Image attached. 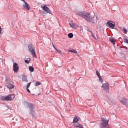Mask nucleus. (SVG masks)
I'll use <instances>...</instances> for the list:
<instances>
[{"mask_svg": "<svg viewBox=\"0 0 128 128\" xmlns=\"http://www.w3.org/2000/svg\"><path fill=\"white\" fill-rule=\"evenodd\" d=\"M108 121L105 118H102L100 124L101 128H110L108 126Z\"/></svg>", "mask_w": 128, "mask_h": 128, "instance_id": "nucleus-1", "label": "nucleus"}, {"mask_svg": "<svg viewBox=\"0 0 128 128\" xmlns=\"http://www.w3.org/2000/svg\"><path fill=\"white\" fill-rule=\"evenodd\" d=\"M29 51L31 53L33 57L37 58L36 56L35 53V50L34 47L31 44H29L28 46Z\"/></svg>", "mask_w": 128, "mask_h": 128, "instance_id": "nucleus-2", "label": "nucleus"}, {"mask_svg": "<svg viewBox=\"0 0 128 128\" xmlns=\"http://www.w3.org/2000/svg\"><path fill=\"white\" fill-rule=\"evenodd\" d=\"M94 16H91L90 14L86 12L84 18L88 22H90L94 20Z\"/></svg>", "mask_w": 128, "mask_h": 128, "instance_id": "nucleus-3", "label": "nucleus"}, {"mask_svg": "<svg viewBox=\"0 0 128 128\" xmlns=\"http://www.w3.org/2000/svg\"><path fill=\"white\" fill-rule=\"evenodd\" d=\"M26 105L27 106V108H29V110H30V114L31 116H33L32 112L33 111L34 107L33 105L31 103H28L27 102H26Z\"/></svg>", "mask_w": 128, "mask_h": 128, "instance_id": "nucleus-4", "label": "nucleus"}, {"mask_svg": "<svg viewBox=\"0 0 128 128\" xmlns=\"http://www.w3.org/2000/svg\"><path fill=\"white\" fill-rule=\"evenodd\" d=\"M10 78H6V80L7 84V87L10 89H12L14 87V86L10 83Z\"/></svg>", "mask_w": 128, "mask_h": 128, "instance_id": "nucleus-5", "label": "nucleus"}, {"mask_svg": "<svg viewBox=\"0 0 128 128\" xmlns=\"http://www.w3.org/2000/svg\"><path fill=\"white\" fill-rule=\"evenodd\" d=\"M106 26L112 29L114 28V27L115 26V23L112 21H108L107 22Z\"/></svg>", "mask_w": 128, "mask_h": 128, "instance_id": "nucleus-6", "label": "nucleus"}, {"mask_svg": "<svg viewBox=\"0 0 128 128\" xmlns=\"http://www.w3.org/2000/svg\"><path fill=\"white\" fill-rule=\"evenodd\" d=\"M102 88L106 92H108L109 91V85L108 84H104L102 86Z\"/></svg>", "mask_w": 128, "mask_h": 128, "instance_id": "nucleus-7", "label": "nucleus"}, {"mask_svg": "<svg viewBox=\"0 0 128 128\" xmlns=\"http://www.w3.org/2000/svg\"><path fill=\"white\" fill-rule=\"evenodd\" d=\"M1 98V100L4 101H10L12 99L11 96L10 95L5 97L2 96Z\"/></svg>", "mask_w": 128, "mask_h": 128, "instance_id": "nucleus-8", "label": "nucleus"}, {"mask_svg": "<svg viewBox=\"0 0 128 128\" xmlns=\"http://www.w3.org/2000/svg\"><path fill=\"white\" fill-rule=\"evenodd\" d=\"M42 8L43 10L46 12L50 14H52L50 10L48 7L44 6L43 7H42Z\"/></svg>", "mask_w": 128, "mask_h": 128, "instance_id": "nucleus-9", "label": "nucleus"}, {"mask_svg": "<svg viewBox=\"0 0 128 128\" xmlns=\"http://www.w3.org/2000/svg\"><path fill=\"white\" fill-rule=\"evenodd\" d=\"M23 1L24 2V4L22 5L23 6L28 10H29L30 8V6L28 5L27 3L24 0H23Z\"/></svg>", "mask_w": 128, "mask_h": 128, "instance_id": "nucleus-10", "label": "nucleus"}, {"mask_svg": "<svg viewBox=\"0 0 128 128\" xmlns=\"http://www.w3.org/2000/svg\"><path fill=\"white\" fill-rule=\"evenodd\" d=\"M86 12L85 11H78L76 12V14L84 18Z\"/></svg>", "mask_w": 128, "mask_h": 128, "instance_id": "nucleus-11", "label": "nucleus"}, {"mask_svg": "<svg viewBox=\"0 0 128 128\" xmlns=\"http://www.w3.org/2000/svg\"><path fill=\"white\" fill-rule=\"evenodd\" d=\"M118 99L120 100V102L123 104L127 106L128 104L127 100L126 98H122L120 100L118 98Z\"/></svg>", "mask_w": 128, "mask_h": 128, "instance_id": "nucleus-12", "label": "nucleus"}, {"mask_svg": "<svg viewBox=\"0 0 128 128\" xmlns=\"http://www.w3.org/2000/svg\"><path fill=\"white\" fill-rule=\"evenodd\" d=\"M13 70L14 72H16L18 70V64L16 63H14L13 65Z\"/></svg>", "mask_w": 128, "mask_h": 128, "instance_id": "nucleus-13", "label": "nucleus"}, {"mask_svg": "<svg viewBox=\"0 0 128 128\" xmlns=\"http://www.w3.org/2000/svg\"><path fill=\"white\" fill-rule=\"evenodd\" d=\"M74 126L76 128H84L82 124H80L79 123H77L76 124H74Z\"/></svg>", "mask_w": 128, "mask_h": 128, "instance_id": "nucleus-14", "label": "nucleus"}, {"mask_svg": "<svg viewBox=\"0 0 128 128\" xmlns=\"http://www.w3.org/2000/svg\"><path fill=\"white\" fill-rule=\"evenodd\" d=\"M120 50H121V52H126L127 50V48L126 47H122L120 48Z\"/></svg>", "mask_w": 128, "mask_h": 128, "instance_id": "nucleus-15", "label": "nucleus"}, {"mask_svg": "<svg viewBox=\"0 0 128 128\" xmlns=\"http://www.w3.org/2000/svg\"><path fill=\"white\" fill-rule=\"evenodd\" d=\"M78 121V118H77L76 116H75L74 117L73 121V122L74 124L77 123Z\"/></svg>", "mask_w": 128, "mask_h": 128, "instance_id": "nucleus-16", "label": "nucleus"}, {"mask_svg": "<svg viewBox=\"0 0 128 128\" xmlns=\"http://www.w3.org/2000/svg\"><path fill=\"white\" fill-rule=\"evenodd\" d=\"M109 40L114 44V45L115 40L114 38L110 37L109 38Z\"/></svg>", "mask_w": 128, "mask_h": 128, "instance_id": "nucleus-17", "label": "nucleus"}, {"mask_svg": "<svg viewBox=\"0 0 128 128\" xmlns=\"http://www.w3.org/2000/svg\"><path fill=\"white\" fill-rule=\"evenodd\" d=\"M69 24L70 26L72 28H74V27L76 26V24L72 22H70Z\"/></svg>", "mask_w": 128, "mask_h": 128, "instance_id": "nucleus-18", "label": "nucleus"}, {"mask_svg": "<svg viewBox=\"0 0 128 128\" xmlns=\"http://www.w3.org/2000/svg\"><path fill=\"white\" fill-rule=\"evenodd\" d=\"M22 81L26 82H27L28 81L27 77L25 76H22Z\"/></svg>", "mask_w": 128, "mask_h": 128, "instance_id": "nucleus-19", "label": "nucleus"}, {"mask_svg": "<svg viewBox=\"0 0 128 128\" xmlns=\"http://www.w3.org/2000/svg\"><path fill=\"white\" fill-rule=\"evenodd\" d=\"M29 69L30 71L31 72H33L34 70V68H33L31 66H29Z\"/></svg>", "mask_w": 128, "mask_h": 128, "instance_id": "nucleus-20", "label": "nucleus"}, {"mask_svg": "<svg viewBox=\"0 0 128 128\" xmlns=\"http://www.w3.org/2000/svg\"><path fill=\"white\" fill-rule=\"evenodd\" d=\"M120 56L121 58H124V57L125 56V54L122 52H120Z\"/></svg>", "mask_w": 128, "mask_h": 128, "instance_id": "nucleus-21", "label": "nucleus"}, {"mask_svg": "<svg viewBox=\"0 0 128 128\" xmlns=\"http://www.w3.org/2000/svg\"><path fill=\"white\" fill-rule=\"evenodd\" d=\"M68 37L70 38H72L73 36V35L72 33H70L68 35Z\"/></svg>", "mask_w": 128, "mask_h": 128, "instance_id": "nucleus-22", "label": "nucleus"}, {"mask_svg": "<svg viewBox=\"0 0 128 128\" xmlns=\"http://www.w3.org/2000/svg\"><path fill=\"white\" fill-rule=\"evenodd\" d=\"M68 52H73L76 54L77 53V51L76 50H69Z\"/></svg>", "mask_w": 128, "mask_h": 128, "instance_id": "nucleus-23", "label": "nucleus"}, {"mask_svg": "<svg viewBox=\"0 0 128 128\" xmlns=\"http://www.w3.org/2000/svg\"><path fill=\"white\" fill-rule=\"evenodd\" d=\"M41 84V83L39 82H36L35 84V85L36 86H37L38 85H40Z\"/></svg>", "mask_w": 128, "mask_h": 128, "instance_id": "nucleus-24", "label": "nucleus"}, {"mask_svg": "<svg viewBox=\"0 0 128 128\" xmlns=\"http://www.w3.org/2000/svg\"><path fill=\"white\" fill-rule=\"evenodd\" d=\"M96 73L97 74V76L98 77H100V76H101L100 75L99 72H98V71L97 70H96Z\"/></svg>", "mask_w": 128, "mask_h": 128, "instance_id": "nucleus-25", "label": "nucleus"}, {"mask_svg": "<svg viewBox=\"0 0 128 128\" xmlns=\"http://www.w3.org/2000/svg\"><path fill=\"white\" fill-rule=\"evenodd\" d=\"M30 61V59L29 60H25V62L26 63L28 64L29 63V62Z\"/></svg>", "mask_w": 128, "mask_h": 128, "instance_id": "nucleus-26", "label": "nucleus"}, {"mask_svg": "<svg viewBox=\"0 0 128 128\" xmlns=\"http://www.w3.org/2000/svg\"><path fill=\"white\" fill-rule=\"evenodd\" d=\"M124 42L125 43L128 44V40L126 38L124 39Z\"/></svg>", "mask_w": 128, "mask_h": 128, "instance_id": "nucleus-27", "label": "nucleus"}, {"mask_svg": "<svg viewBox=\"0 0 128 128\" xmlns=\"http://www.w3.org/2000/svg\"><path fill=\"white\" fill-rule=\"evenodd\" d=\"M99 78V81L100 82H102L103 81V80L101 78V76H100V77H98Z\"/></svg>", "mask_w": 128, "mask_h": 128, "instance_id": "nucleus-28", "label": "nucleus"}, {"mask_svg": "<svg viewBox=\"0 0 128 128\" xmlns=\"http://www.w3.org/2000/svg\"><path fill=\"white\" fill-rule=\"evenodd\" d=\"M52 46H53V48H54V49L56 50L57 51H59V50H58L54 46V44L52 43Z\"/></svg>", "mask_w": 128, "mask_h": 128, "instance_id": "nucleus-29", "label": "nucleus"}, {"mask_svg": "<svg viewBox=\"0 0 128 128\" xmlns=\"http://www.w3.org/2000/svg\"><path fill=\"white\" fill-rule=\"evenodd\" d=\"M128 32V31L126 29H124L123 31V32L125 34H126L127 33V32Z\"/></svg>", "mask_w": 128, "mask_h": 128, "instance_id": "nucleus-30", "label": "nucleus"}, {"mask_svg": "<svg viewBox=\"0 0 128 128\" xmlns=\"http://www.w3.org/2000/svg\"><path fill=\"white\" fill-rule=\"evenodd\" d=\"M31 84V82H29L28 84L26 85V88H28L29 87V86L30 85V84Z\"/></svg>", "mask_w": 128, "mask_h": 128, "instance_id": "nucleus-31", "label": "nucleus"}, {"mask_svg": "<svg viewBox=\"0 0 128 128\" xmlns=\"http://www.w3.org/2000/svg\"><path fill=\"white\" fill-rule=\"evenodd\" d=\"M26 90L29 93H30V91L29 89L28 88H26Z\"/></svg>", "mask_w": 128, "mask_h": 128, "instance_id": "nucleus-32", "label": "nucleus"}, {"mask_svg": "<svg viewBox=\"0 0 128 128\" xmlns=\"http://www.w3.org/2000/svg\"><path fill=\"white\" fill-rule=\"evenodd\" d=\"M93 37L96 40H97V37H96L95 36H94V35Z\"/></svg>", "mask_w": 128, "mask_h": 128, "instance_id": "nucleus-33", "label": "nucleus"}, {"mask_svg": "<svg viewBox=\"0 0 128 128\" xmlns=\"http://www.w3.org/2000/svg\"><path fill=\"white\" fill-rule=\"evenodd\" d=\"M2 33V28L0 26V34Z\"/></svg>", "mask_w": 128, "mask_h": 128, "instance_id": "nucleus-34", "label": "nucleus"}, {"mask_svg": "<svg viewBox=\"0 0 128 128\" xmlns=\"http://www.w3.org/2000/svg\"><path fill=\"white\" fill-rule=\"evenodd\" d=\"M96 18L97 20H99V18H98V16H96Z\"/></svg>", "mask_w": 128, "mask_h": 128, "instance_id": "nucleus-35", "label": "nucleus"}, {"mask_svg": "<svg viewBox=\"0 0 128 128\" xmlns=\"http://www.w3.org/2000/svg\"><path fill=\"white\" fill-rule=\"evenodd\" d=\"M92 36L93 37L94 36V34L93 33L91 34Z\"/></svg>", "mask_w": 128, "mask_h": 128, "instance_id": "nucleus-36", "label": "nucleus"}, {"mask_svg": "<svg viewBox=\"0 0 128 128\" xmlns=\"http://www.w3.org/2000/svg\"><path fill=\"white\" fill-rule=\"evenodd\" d=\"M57 52H58L60 54H61V53H62L61 51L60 50H59L58 51H57Z\"/></svg>", "mask_w": 128, "mask_h": 128, "instance_id": "nucleus-37", "label": "nucleus"}, {"mask_svg": "<svg viewBox=\"0 0 128 128\" xmlns=\"http://www.w3.org/2000/svg\"><path fill=\"white\" fill-rule=\"evenodd\" d=\"M87 30L89 32L90 30V29L88 28V29H87Z\"/></svg>", "mask_w": 128, "mask_h": 128, "instance_id": "nucleus-38", "label": "nucleus"}, {"mask_svg": "<svg viewBox=\"0 0 128 128\" xmlns=\"http://www.w3.org/2000/svg\"><path fill=\"white\" fill-rule=\"evenodd\" d=\"M89 32H90L91 33V34L93 33L92 32V31H91L90 30L89 31Z\"/></svg>", "mask_w": 128, "mask_h": 128, "instance_id": "nucleus-39", "label": "nucleus"}, {"mask_svg": "<svg viewBox=\"0 0 128 128\" xmlns=\"http://www.w3.org/2000/svg\"><path fill=\"white\" fill-rule=\"evenodd\" d=\"M94 21H92L91 22H92V23L94 24Z\"/></svg>", "mask_w": 128, "mask_h": 128, "instance_id": "nucleus-40", "label": "nucleus"}]
</instances>
